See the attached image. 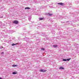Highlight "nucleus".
<instances>
[{
	"mask_svg": "<svg viewBox=\"0 0 79 79\" xmlns=\"http://www.w3.org/2000/svg\"><path fill=\"white\" fill-rule=\"evenodd\" d=\"M18 21L17 20H14L13 21V23L15 24H18Z\"/></svg>",
	"mask_w": 79,
	"mask_h": 79,
	"instance_id": "nucleus-1",
	"label": "nucleus"
},
{
	"mask_svg": "<svg viewBox=\"0 0 79 79\" xmlns=\"http://www.w3.org/2000/svg\"><path fill=\"white\" fill-rule=\"evenodd\" d=\"M40 72H46L47 70H45V69H41L40 70Z\"/></svg>",
	"mask_w": 79,
	"mask_h": 79,
	"instance_id": "nucleus-2",
	"label": "nucleus"
},
{
	"mask_svg": "<svg viewBox=\"0 0 79 79\" xmlns=\"http://www.w3.org/2000/svg\"><path fill=\"white\" fill-rule=\"evenodd\" d=\"M57 4L58 5H61V6H63V5H64V3H58Z\"/></svg>",
	"mask_w": 79,
	"mask_h": 79,
	"instance_id": "nucleus-3",
	"label": "nucleus"
},
{
	"mask_svg": "<svg viewBox=\"0 0 79 79\" xmlns=\"http://www.w3.org/2000/svg\"><path fill=\"white\" fill-rule=\"evenodd\" d=\"M25 10L27 9V10H29L31 9V8H29V7H26L25 8Z\"/></svg>",
	"mask_w": 79,
	"mask_h": 79,
	"instance_id": "nucleus-4",
	"label": "nucleus"
},
{
	"mask_svg": "<svg viewBox=\"0 0 79 79\" xmlns=\"http://www.w3.org/2000/svg\"><path fill=\"white\" fill-rule=\"evenodd\" d=\"M53 47H58V45H53Z\"/></svg>",
	"mask_w": 79,
	"mask_h": 79,
	"instance_id": "nucleus-5",
	"label": "nucleus"
},
{
	"mask_svg": "<svg viewBox=\"0 0 79 79\" xmlns=\"http://www.w3.org/2000/svg\"><path fill=\"white\" fill-rule=\"evenodd\" d=\"M52 14H51V13H48V15H49V16H52Z\"/></svg>",
	"mask_w": 79,
	"mask_h": 79,
	"instance_id": "nucleus-6",
	"label": "nucleus"
},
{
	"mask_svg": "<svg viewBox=\"0 0 79 79\" xmlns=\"http://www.w3.org/2000/svg\"><path fill=\"white\" fill-rule=\"evenodd\" d=\"M39 19L40 20H43V19H44V18H40Z\"/></svg>",
	"mask_w": 79,
	"mask_h": 79,
	"instance_id": "nucleus-7",
	"label": "nucleus"
},
{
	"mask_svg": "<svg viewBox=\"0 0 79 79\" xmlns=\"http://www.w3.org/2000/svg\"><path fill=\"white\" fill-rule=\"evenodd\" d=\"M62 61H67V60L66 59H63L62 60Z\"/></svg>",
	"mask_w": 79,
	"mask_h": 79,
	"instance_id": "nucleus-8",
	"label": "nucleus"
},
{
	"mask_svg": "<svg viewBox=\"0 0 79 79\" xmlns=\"http://www.w3.org/2000/svg\"><path fill=\"white\" fill-rule=\"evenodd\" d=\"M28 19H29V21H31V17H29V18H28Z\"/></svg>",
	"mask_w": 79,
	"mask_h": 79,
	"instance_id": "nucleus-9",
	"label": "nucleus"
},
{
	"mask_svg": "<svg viewBox=\"0 0 79 79\" xmlns=\"http://www.w3.org/2000/svg\"><path fill=\"white\" fill-rule=\"evenodd\" d=\"M59 69H64V68H63V67H60L59 68Z\"/></svg>",
	"mask_w": 79,
	"mask_h": 79,
	"instance_id": "nucleus-10",
	"label": "nucleus"
},
{
	"mask_svg": "<svg viewBox=\"0 0 79 79\" xmlns=\"http://www.w3.org/2000/svg\"><path fill=\"white\" fill-rule=\"evenodd\" d=\"M12 74H17L16 73L14 72Z\"/></svg>",
	"mask_w": 79,
	"mask_h": 79,
	"instance_id": "nucleus-11",
	"label": "nucleus"
},
{
	"mask_svg": "<svg viewBox=\"0 0 79 79\" xmlns=\"http://www.w3.org/2000/svg\"><path fill=\"white\" fill-rule=\"evenodd\" d=\"M2 22H0V26H2Z\"/></svg>",
	"mask_w": 79,
	"mask_h": 79,
	"instance_id": "nucleus-12",
	"label": "nucleus"
},
{
	"mask_svg": "<svg viewBox=\"0 0 79 79\" xmlns=\"http://www.w3.org/2000/svg\"><path fill=\"white\" fill-rule=\"evenodd\" d=\"M71 60V58H69V59H67V61H69V60Z\"/></svg>",
	"mask_w": 79,
	"mask_h": 79,
	"instance_id": "nucleus-13",
	"label": "nucleus"
},
{
	"mask_svg": "<svg viewBox=\"0 0 79 79\" xmlns=\"http://www.w3.org/2000/svg\"><path fill=\"white\" fill-rule=\"evenodd\" d=\"M16 45V44H12V46H14V45Z\"/></svg>",
	"mask_w": 79,
	"mask_h": 79,
	"instance_id": "nucleus-14",
	"label": "nucleus"
},
{
	"mask_svg": "<svg viewBox=\"0 0 79 79\" xmlns=\"http://www.w3.org/2000/svg\"><path fill=\"white\" fill-rule=\"evenodd\" d=\"M41 50H45V49L44 48H42L41 49Z\"/></svg>",
	"mask_w": 79,
	"mask_h": 79,
	"instance_id": "nucleus-15",
	"label": "nucleus"
},
{
	"mask_svg": "<svg viewBox=\"0 0 79 79\" xmlns=\"http://www.w3.org/2000/svg\"><path fill=\"white\" fill-rule=\"evenodd\" d=\"M1 54H2V55L4 54V52H2L1 53Z\"/></svg>",
	"mask_w": 79,
	"mask_h": 79,
	"instance_id": "nucleus-16",
	"label": "nucleus"
},
{
	"mask_svg": "<svg viewBox=\"0 0 79 79\" xmlns=\"http://www.w3.org/2000/svg\"><path fill=\"white\" fill-rule=\"evenodd\" d=\"M13 66L14 67H15V66H16V65H13Z\"/></svg>",
	"mask_w": 79,
	"mask_h": 79,
	"instance_id": "nucleus-17",
	"label": "nucleus"
},
{
	"mask_svg": "<svg viewBox=\"0 0 79 79\" xmlns=\"http://www.w3.org/2000/svg\"><path fill=\"white\" fill-rule=\"evenodd\" d=\"M0 49H2V48H0Z\"/></svg>",
	"mask_w": 79,
	"mask_h": 79,
	"instance_id": "nucleus-18",
	"label": "nucleus"
},
{
	"mask_svg": "<svg viewBox=\"0 0 79 79\" xmlns=\"http://www.w3.org/2000/svg\"><path fill=\"white\" fill-rule=\"evenodd\" d=\"M0 79H2V78H1V77H0Z\"/></svg>",
	"mask_w": 79,
	"mask_h": 79,
	"instance_id": "nucleus-19",
	"label": "nucleus"
}]
</instances>
